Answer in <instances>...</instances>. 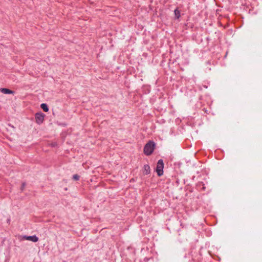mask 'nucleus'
Returning a JSON list of instances; mask_svg holds the SVG:
<instances>
[{
    "label": "nucleus",
    "instance_id": "2",
    "mask_svg": "<svg viewBox=\"0 0 262 262\" xmlns=\"http://www.w3.org/2000/svg\"><path fill=\"white\" fill-rule=\"evenodd\" d=\"M163 168H164V163L162 160L160 159L158 161L157 167H156V171L157 172V174L159 176H161L163 173Z\"/></svg>",
    "mask_w": 262,
    "mask_h": 262
},
{
    "label": "nucleus",
    "instance_id": "6",
    "mask_svg": "<svg viewBox=\"0 0 262 262\" xmlns=\"http://www.w3.org/2000/svg\"><path fill=\"white\" fill-rule=\"evenodd\" d=\"M150 167L148 165H145L144 167V173L147 174L150 173Z\"/></svg>",
    "mask_w": 262,
    "mask_h": 262
},
{
    "label": "nucleus",
    "instance_id": "1",
    "mask_svg": "<svg viewBox=\"0 0 262 262\" xmlns=\"http://www.w3.org/2000/svg\"><path fill=\"white\" fill-rule=\"evenodd\" d=\"M155 144L152 141H149L145 146L144 148V154L146 155H150L154 151Z\"/></svg>",
    "mask_w": 262,
    "mask_h": 262
},
{
    "label": "nucleus",
    "instance_id": "9",
    "mask_svg": "<svg viewBox=\"0 0 262 262\" xmlns=\"http://www.w3.org/2000/svg\"><path fill=\"white\" fill-rule=\"evenodd\" d=\"M73 179L75 180H78L79 179V176L77 174H74L73 176Z\"/></svg>",
    "mask_w": 262,
    "mask_h": 262
},
{
    "label": "nucleus",
    "instance_id": "10",
    "mask_svg": "<svg viewBox=\"0 0 262 262\" xmlns=\"http://www.w3.org/2000/svg\"><path fill=\"white\" fill-rule=\"evenodd\" d=\"M24 186H25V184H23V187H24Z\"/></svg>",
    "mask_w": 262,
    "mask_h": 262
},
{
    "label": "nucleus",
    "instance_id": "8",
    "mask_svg": "<svg viewBox=\"0 0 262 262\" xmlns=\"http://www.w3.org/2000/svg\"><path fill=\"white\" fill-rule=\"evenodd\" d=\"M174 14H175V16L177 18H179L180 17V11L179 10H178L177 9H176L174 10Z\"/></svg>",
    "mask_w": 262,
    "mask_h": 262
},
{
    "label": "nucleus",
    "instance_id": "7",
    "mask_svg": "<svg viewBox=\"0 0 262 262\" xmlns=\"http://www.w3.org/2000/svg\"><path fill=\"white\" fill-rule=\"evenodd\" d=\"M40 107L45 112H47L49 111V108L46 104L42 103L40 105Z\"/></svg>",
    "mask_w": 262,
    "mask_h": 262
},
{
    "label": "nucleus",
    "instance_id": "4",
    "mask_svg": "<svg viewBox=\"0 0 262 262\" xmlns=\"http://www.w3.org/2000/svg\"><path fill=\"white\" fill-rule=\"evenodd\" d=\"M44 119V115L42 113H36L35 114L36 122L38 124L41 123Z\"/></svg>",
    "mask_w": 262,
    "mask_h": 262
},
{
    "label": "nucleus",
    "instance_id": "5",
    "mask_svg": "<svg viewBox=\"0 0 262 262\" xmlns=\"http://www.w3.org/2000/svg\"><path fill=\"white\" fill-rule=\"evenodd\" d=\"M0 92L5 94H13L14 93V91L6 88H1Z\"/></svg>",
    "mask_w": 262,
    "mask_h": 262
},
{
    "label": "nucleus",
    "instance_id": "3",
    "mask_svg": "<svg viewBox=\"0 0 262 262\" xmlns=\"http://www.w3.org/2000/svg\"><path fill=\"white\" fill-rule=\"evenodd\" d=\"M22 239L28 240V241H30L36 243V242H38V238L36 235H32V236L24 235L22 237Z\"/></svg>",
    "mask_w": 262,
    "mask_h": 262
}]
</instances>
